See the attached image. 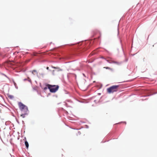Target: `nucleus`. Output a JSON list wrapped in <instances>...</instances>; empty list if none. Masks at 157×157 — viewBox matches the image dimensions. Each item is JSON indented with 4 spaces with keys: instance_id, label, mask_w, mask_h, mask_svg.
<instances>
[{
    "instance_id": "9d476101",
    "label": "nucleus",
    "mask_w": 157,
    "mask_h": 157,
    "mask_svg": "<svg viewBox=\"0 0 157 157\" xmlns=\"http://www.w3.org/2000/svg\"><path fill=\"white\" fill-rule=\"evenodd\" d=\"M9 97L11 98H13V96L12 95H10L9 96Z\"/></svg>"
},
{
    "instance_id": "39448f33",
    "label": "nucleus",
    "mask_w": 157,
    "mask_h": 157,
    "mask_svg": "<svg viewBox=\"0 0 157 157\" xmlns=\"http://www.w3.org/2000/svg\"><path fill=\"white\" fill-rule=\"evenodd\" d=\"M32 73L33 75H35L36 74H37V72L35 70H33L32 71Z\"/></svg>"
},
{
    "instance_id": "7ed1b4c3",
    "label": "nucleus",
    "mask_w": 157,
    "mask_h": 157,
    "mask_svg": "<svg viewBox=\"0 0 157 157\" xmlns=\"http://www.w3.org/2000/svg\"><path fill=\"white\" fill-rule=\"evenodd\" d=\"M47 87L49 89L50 92L52 93L56 92L59 88V86L58 85H52L50 84H48Z\"/></svg>"
},
{
    "instance_id": "f8f14e48",
    "label": "nucleus",
    "mask_w": 157,
    "mask_h": 157,
    "mask_svg": "<svg viewBox=\"0 0 157 157\" xmlns=\"http://www.w3.org/2000/svg\"><path fill=\"white\" fill-rule=\"evenodd\" d=\"M52 67L53 68H56V67Z\"/></svg>"
},
{
    "instance_id": "9b49d317",
    "label": "nucleus",
    "mask_w": 157,
    "mask_h": 157,
    "mask_svg": "<svg viewBox=\"0 0 157 157\" xmlns=\"http://www.w3.org/2000/svg\"><path fill=\"white\" fill-rule=\"evenodd\" d=\"M47 69L49 70V68L48 67H47L46 68Z\"/></svg>"
},
{
    "instance_id": "0eeeda50",
    "label": "nucleus",
    "mask_w": 157,
    "mask_h": 157,
    "mask_svg": "<svg viewBox=\"0 0 157 157\" xmlns=\"http://www.w3.org/2000/svg\"><path fill=\"white\" fill-rule=\"evenodd\" d=\"M112 63H115L118 65H120V64H121V63H120V62H116V61H112Z\"/></svg>"
},
{
    "instance_id": "423d86ee",
    "label": "nucleus",
    "mask_w": 157,
    "mask_h": 157,
    "mask_svg": "<svg viewBox=\"0 0 157 157\" xmlns=\"http://www.w3.org/2000/svg\"><path fill=\"white\" fill-rule=\"evenodd\" d=\"M25 146L27 148H28L29 146V144L27 141H25Z\"/></svg>"
},
{
    "instance_id": "6e6552de",
    "label": "nucleus",
    "mask_w": 157,
    "mask_h": 157,
    "mask_svg": "<svg viewBox=\"0 0 157 157\" xmlns=\"http://www.w3.org/2000/svg\"><path fill=\"white\" fill-rule=\"evenodd\" d=\"M109 63H112V61H112V60H109V59H108V60H106Z\"/></svg>"
},
{
    "instance_id": "1a4fd4ad",
    "label": "nucleus",
    "mask_w": 157,
    "mask_h": 157,
    "mask_svg": "<svg viewBox=\"0 0 157 157\" xmlns=\"http://www.w3.org/2000/svg\"><path fill=\"white\" fill-rule=\"evenodd\" d=\"M104 68H105L106 69H110V67H104Z\"/></svg>"
},
{
    "instance_id": "f03ea898",
    "label": "nucleus",
    "mask_w": 157,
    "mask_h": 157,
    "mask_svg": "<svg viewBox=\"0 0 157 157\" xmlns=\"http://www.w3.org/2000/svg\"><path fill=\"white\" fill-rule=\"evenodd\" d=\"M119 85H113L108 88L107 91L109 94H112L117 91L119 90Z\"/></svg>"
},
{
    "instance_id": "f257e3e1",
    "label": "nucleus",
    "mask_w": 157,
    "mask_h": 157,
    "mask_svg": "<svg viewBox=\"0 0 157 157\" xmlns=\"http://www.w3.org/2000/svg\"><path fill=\"white\" fill-rule=\"evenodd\" d=\"M18 105L22 113L21 116L23 118H24L25 117V115L27 114V112L28 111V108L21 102L18 103Z\"/></svg>"
},
{
    "instance_id": "ddd939ff",
    "label": "nucleus",
    "mask_w": 157,
    "mask_h": 157,
    "mask_svg": "<svg viewBox=\"0 0 157 157\" xmlns=\"http://www.w3.org/2000/svg\"><path fill=\"white\" fill-rule=\"evenodd\" d=\"M14 85H15V84H16V83H15L14 82Z\"/></svg>"
},
{
    "instance_id": "20e7f679",
    "label": "nucleus",
    "mask_w": 157,
    "mask_h": 157,
    "mask_svg": "<svg viewBox=\"0 0 157 157\" xmlns=\"http://www.w3.org/2000/svg\"><path fill=\"white\" fill-rule=\"evenodd\" d=\"M12 62L10 61H8L6 62L5 63V65H7L8 67H10L11 65H12Z\"/></svg>"
}]
</instances>
